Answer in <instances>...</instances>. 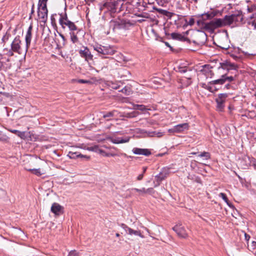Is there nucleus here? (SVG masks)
<instances>
[{"instance_id":"nucleus-1","label":"nucleus","mask_w":256,"mask_h":256,"mask_svg":"<svg viewBox=\"0 0 256 256\" xmlns=\"http://www.w3.org/2000/svg\"><path fill=\"white\" fill-rule=\"evenodd\" d=\"M244 16L240 10H236L230 15L225 16L224 18H214L209 22L202 24V28L210 32H214V30L219 28L224 27L232 24L240 25L243 23Z\"/></svg>"},{"instance_id":"nucleus-2","label":"nucleus","mask_w":256,"mask_h":256,"mask_svg":"<svg viewBox=\"0 0 256 256\" xmlns=\"http://www.w3.org/2000/svg\"><path fill=\"white\" fill-rule=\"evenodd\" d=\"M59 23L63 30L68 29V30L70 40L72 42L73 44L78 42V39L77 35L80 32V29L74 22L70 21L68 18L67 14L66 12L64 14H60Z\"/></svg>"},{"instance_id":"nucleus-3","label":"nucleus","mask_w":256,"mask_h":256,"mask_svg":"<svg viewBox=\"0 0 256 256\" xmlns=\"http://www.w3.org/2000/svg\"><path fill=\"white\" fill-rule=\"evenodd\" d=\"M177 71L180 73H185V76L180 80L181 84V88H186L190 85L192 83V78L196 74V72L188 69L186 66L178 67Z\"/></svg>"},{"instance_id":"nucleus-4","label":"nucleus","mask_w":256,"mask_h":256,"mask_svg":"<svg viewBox=\"0 0 256 256\" xmlns=\"http://www.w3.org/2000/svg\"><path fill=\"white\" fill-rule=\"evenodd\" d=\"M48 0H38V14L41 22L45 23L48 19V10L46 3Z\"/></svg>"},{"instance_id":"nucleus-5","label":"nucleus","mask_w":256,"mask_h":256,"mask_svg":"<svg viewBox=\"0 0 256 256\" xmlns=\"http://www.w3.org/2000/svg\"><path fill=\"white\" fill-rule=\"evenodd\" d=\"M11 48L14 52L18 54H26L29 46L26 45L23 48L20 36H16L11 44Z\"/></svg>"},{"instance_id":"nucleus-6","label":"nucleus","mask_w":256,"mask_h":256,"mask_svg":"<svg viewBox=\"0 0 256 256\" xmlns=\"http://www.w3.org/2000/svg\"><path fill=\"white\" fill-rule=\"evenodd\" d=\"M94 50L101 56L112 55L115 53V50L110 46L96 45L94 46Z\"/></svg>"},{"instance_id":"nucleus-7","label":"nucleus","mask_w":256,"mask_h":256,"mask_svg":"<svg viewBox=\"0 0 256 256\" xmlns=\"http://www.w3.org/2000/svg\"><path fill=\"white\" fill-rule=\"evenodd\" d=\"M234 80V78L230 76H227L226 74H224L221 76V78L219 79L212 80L211 81L210 84L211 85H216V84H223L224 83H225L226 81L228 82H231L233 81Z\"/></svg>"},{"instance_id":"nucleus-8","label":"nucleus","mask_w":256,"mask_h":256,"mask_svg":"<svg viewBox=\"0 0 256 256\" xmlns=\"http://www.w3.org/2000/svg\"><path fill=\"white\" fill-rule=\"evenodd\" d=\"M172 230L176 233L179 237L186 238L188 234L184 227L182 224H178L172 228Z\"/></svg>"},{"instance_id":"nucleus-9","label":"nucleus","mask_w":256,"mask_h":256,"mask_svg":"<svg viewBox=\"0 0 256 256\" xmlns=\"http://www.w3.org/2000/svg\"><path fill=\"white\" fill-rule=\"evenodd\" d=\"M79 54L80 56L84 58L88 62L93 60V55L87 47H83L82 48L80 49L79 50Z\"/></svg>"},{"instance_id":"nucleus-10","label":"nucleus","mask_w":256,"mask_h":256,"mask_svg":"<svg viewBox=\"0 0 256 256\" xmlns=\"http://www.w3.org/2000/svg\"><path fill=\"white\" fill-rule=\"evenodd\" d=\"M227 96L228 94H218V98L216 99L217 108L219 111H222L224 110V104Z\"/></svg>"},{"instance_id":"nucleus-11","label":"nucleus","mask_w":256,"mask_h":256,"mask_svg":"<svg viewBox=\"0 0 256 256\" xmlns=\"http://www.w3.org/2000/svg\"><path fill=\"white\" fill-rule=\"evenodd\" d=\"M110 23L114 26V30L116 29L124 28H126V25L128 24L125 20H119L117 21L112 20Z\"/></svg>"},{"instance_id":"nucleus-12","label":"nucleus","mask_w":256,"mask_h":256,"mask_svg":"<svg viewBox=\"0 0 256 256\" xmlns=\"http://www.w3.org/2000/svg\"><path fill=\"white\" fill-rule=\"evenodd\" d=\"M220 66L218 68L219 69L222 68L224 70H236L238 66L234 63H232L230 62H225L220 63Z\"/></svg>"},{"instance_id":"nucleus-13","label":"nucleus","mask_w":256,"mask_h":256,"mask_svg":"<svg viewBox=\"0 0 256 256\" xmlns=\"http://www.w3.org/2000/svg\"><path fill=\"white\" fill-rule=\"evenodd\" d=\"M118 5V1L106 2L104 4V7L107 8L112 12H114L116 11V6Z\"/></svg>"},{"instance_id":"nucleus-14","label":"nucleus","mask_w":256,"mask_h":256,"mask_svg":"<svg viewBox=\"0 0 256 256\" xmlns=\"http://www.w3.org/2000/svg\"><path fill=\"white\" fill-rule=\"evenodd\" d=\"M89 150L98 153L103 156H114V154H107L104 150H103L98 146H94L89 148Z\"/></svg>"},{"instance_id":"nucleus-15","label":"nucleus","mask_w":256,"mask_h":256,"mask_svg":"<svg viewBox=\"0 0 256 256\" xmlns=\"http://www.w3.org/2000/svg\"><path fill=\"white\" fill-rule=\"evenodd\" d=\"M132 152L136 154H140L146 156H148L151 154L149 150L145 148H134L132 149Z\"/></svg>"},{"instance_id":"nucleus-16","label":"nucleus","mask_w":256,"mask_h":256,"mask_svg":"<svg viewBox=\"0 0 256 256\" xmlns=\"http://www.w3.org/2000/svg\"><path fill=\"white\" fill-rule=\"evenodd\" d=\"M32 26L30 24V26L28 28V31L26 34L25 40H26V43L27 46H30V42H31V40H32Z\"/></svg>"},{"instance_id":"nucleus-17","label":"nucleus","mask_w":256,"mask_h":256,"mask_svg":"<svg viewBox=\"0 0 256 256\" xmlns=\"http://www.w3.org/2000/svg\"><path fill=\"white\" fill-rule=\"evenodd\" d=\"M130 138V137H126L124 138H110V140L114 144H119L128 142Z\"/></svg>"},{"instance_id":"nucleus-18","label":"nucleus","mask_w":256,"mask_h":256,"mask_svg":"<svg viewBox=\"0 0 256 256\" xmlns=\"http://www.w3.org/2000/svg\"><path fill=\"white\" fill-rule=\"evenodd\" d=\"M175 128L177 133L182 132L184 130H187L189 128V125L188 123H184L175 126Z\"/></svg>"},{"instance_id":"nucleus-19","label":"nucleus","mask_w":256,"mask_h":256,"mask_svg":"<svg viewBox=\"0 0 256 256\" xmlns=\"http://www.w3.org/2000/svg\"><path fill=\"white\" fill-rule=\"evenodd\" d=\"M218 12L217 10H214L212 12H209L206 13L204 14L202 16L203 19L204 20H210L214 18V16H216L218 14Z\"/></svg>"},{"instance_id":"nucleus-20","label":"nucleus","mask_w":256,"mask_h":256,"mask_svg":"<svg viewBox=\"0 0 256 256\" xmlns=\"http://www.w3.org/2000/svg\"><path fill=\"white\" fill-rule=\"evenodd\" d=\"M124 228L126 231L130 235L134 234L135 236H139L142 238H144V236L140 232V230H135L132 229L124 225Z\"/></svg>"},{"instance_id":"nucleus-21","label":"nucleus","mask_w":256,"mask_h":256,"mask_svg":"<svg viewBox=\"0 0 256 256\" xmlns=\"http://www.w3.org/2000/svg\"><path fill=\"white\" fill-rule=\"evenodd\" d=\"M62 210V207L58 203H54L51 207V211L56 215H59Z\"/></svg>"},{"instance_id":"nucleus-22","label":"nucleus","mask_w":256,"mask_h":256,"mask_svg":"<svg viewBox=\"0 0 256 256\" xmlns=\"http://www.w3.org/2000/svg\"><path fill=\"white\" fill-rule=\"evenodd\" d=\"M68 156L70 158H72V159H74L78 157L85 158L87 159L90 158V156L80 154L78 152H69L68 154Z\"/></svg>"},{"instance_id":"nucleus-23","label":"nucleus","mask_w":256,"mask_h":256,"mask_svg":"<svg viewBox=\"0 0 256 256\" xmlns=\"http://www.w3.org/2000/svg\"><path fill=\"white\" fill-rule=\"evenodd\" d=\"M10 131L20 137L22 138H26L25 132H20L16 130H11Z\"/></svg>"},{"instance_id":"nucleus-24","label":"nucleus","mask_w":256,"mask_h":256,"mask_svg":"<svg viewBox=\"0 0 256 256\" xmlns=\"http://www.w3.org/2000/svg\"><path fill=\"white\" fill-rule=\"evenodd\" d=\"M167 176V174L166 173H162L160 172L158 175L156 176V180L158 182V185L160 184V182L164 180L166 178Z\"/></svg>"},{"instance_id":"nucleus-25","label":"nucleus","mask_w":256,"mask_h":256,"mask_svg":"<svg viewBox=\"0 0 256 256\" xmlns=\"http://www.w3.org/2000/svg\"><path fill=\"white\" fill-rule=\"evenodd\" d=\"M134 109L139 110L142 112L146 110H150V108H148L142 104H134Z\"/></svg>"},{"instance_id":"nucleus-26","label":"nucleus","mask_w":256,"mask_h":256,"mask_svg":"<svg viewBox=\"0 0 256 256\" xmlns=\"http://www.w3.org/2000/svg\"><path fill=\"white\" fill-rule=\"evenodd\" d=\"M171 36L173 39L178 40H182L184 38V36L181 34L173 32L171 34Z\"/></svg>"},{"instance_id":"nucleus-27","label":"nucleus","mask_w":256,"mask_h":256,"mask_svg":"<svg viewBox=\"0 0 256 256\" xmlns=\"http://www.w3.org/2000/svg\"><path fill=\"white\" fill-rule=\"evenodd\" d=\"M157 132L155 131H145L144 133L146 134L145 136L148 137H153L156 136V133Z\"/></svg>"},{"instance_id":"nucleus-28","label":"nucleus","mask_w":256,"mask_h":256,"mask_svg":"<svg viewBox=\"0 0 256 256\" xmlns=\"http://www.w3.org/2000/svg\"><path fill=\"white\" fill-rule=\"evenodd\" d=\"M117 112L116 110H112V112H108L106 114H104L103 117L104 118H108V117H112L114 116L116 114V113Z\"/></svg>"},{"instance_id":"nucleus-29","label":"nucleus","mask_w":256,"mask_h":256,"mask_svg":"<svg viewBox=\"0 0 256 256\" xmlns=\"http://www.w3.org/2000/svg\"><path fill=\"white\" fill-rule=\"evenodd\" d=\"M28 170L32 172V174H34L38 176H40L42 174V173L41 172L40 168H38V169H30Z\"/></svg>"},{"instance_id":"nucleus-30","label":"nucleus","mask_w":256,"mask_h":256,"mask_svg":"<svg viewBox=\"0 0 256 256\" xmlns=\"http://www.w3.org/2000/svg\"><path fill=\"white\" fill-rule=\"evenodd\" d=\"M220 196L230 206V204L229 203V201L226 195L224 193L221 192L220 194Z\"/></svg>"},{"instance_id":"nucleus-31","label":"nucleus","mask_w":256,"mask_h":256,"mask_svg":"<svg viewBox=\"0 0 256 256\" xmlns=\"http://www.w3.org/2000/svg\"><path fill=\"white\" fill-rule=\"evenodd\" d=\"M200 157H204L205 158L206 160H208L210 158V154L208 152H204L199 154L198 156Z\"/></svg>"},{"instance_id":"nucleus-32","label":"nucleus","mask_w":256,"mask_h":256,"mask_svg":"<svg viewBox=\"0 0 256 256\" xmlns=\"http://www.w3.org/2000/svg\"><path fill=\"white\" fill-rule=\"evenodd\" d=\"M256 10V4H252L250 6H248L247 10L248 12H252Z\"/></svg>"},{"instance_id":"nucleus-33","label":"nucleus","mask_w":256,"mask_h":256,"mask_svg":"<svg viewBox=\"0 0 256 256\" xmlns=\"http://www.w3.org/2000/svg\"><path fill=\"white\" fill-rule=\"evenodd\" d=\"M121 92L126 94L129 95L130 93V90L129 88L126 86L122 90Z\"/></svg>"},{"instance_id":"nucleus-34","label":"nucleus","mask_w":256,"mask_h":256,"mask_svg":"<svg viewBox=\"0 0 256 256\" xmlns=\"http://www.w3.org/2000/svg\"><path fill=\"white\" fill-rule=\"evenodd\" d=\"M5 50L6 52L5 54L8 56H14V52L12 50V48L10 50L6 49Z\"/></svg>"},{"instance_id":"nucleus-35","label":"nucleus","mask_w":256,"mask_h":256,"mask_svg":"<svg viewBox=\"0 0 256 256\" xmlns=\"http://www.w3.org/2000/svg\"><path fill=\"white\" fill-rule=\"evenodd\" d=\"M134 190L136 192H139L141 194H146V188H143L141 189L135 188H134Z\"/></svg>"},{"instance_id":"nucleus-36","label":"nucleus","mask_w":256,"mask_h":256,"mask_svg":"<svg viewBox=\"0 0 256 256\" xmlns=\"http://www.w3.org/2000/svg\"><path fill=\"white\" fill-rule=\"evenodd\" d=\"M68 256H79V254L76 250H72L69 252Z\"/></svg>"},{"instance_id":"nucleus-37","label":"nucleus","mask_w":256,"mask_h":256,"mask_svg":"<svg viewBox=\"0 0 256 256\" xmlns=\"http://www.w3.org/2000/svg\"><path fill=\"white\" fill-rule=\"evenodd\" d=\"M154 192V190L153 188H150L147 189H146V194H152Z\"/></svg>"},{"instance_id":"nucleus-38","label":"nucleus","mask_w":256,"mask_h":256,"mask_svg":"<svg viewBox=\"0 0 256 256\" xmlns=\"http://www.w3.org/2000/svg\"><path fill=\"white\" fill-rule=\"evenodd\" d=\"M198 36L202 39V42H204L206 39V34L203 32L200 34Z\"/></svg>"},{"instance_id":"nucleus-39","label":"nucleus","mask_w":256,"mask_h":256,"mask_svg":"<svg viewBox=\"0 0 256 256\" xmlns=\"http://www.w3.org/2000/svg\"><path fill=\"white\" fill-rule=\"evenodd\" d=\"M187 24L190 26H192L195 22L194 19L193 18H190L188 22L186 21Z\"/></svg>"},{"instance_id":"nucleus-40","label":"nucleus","mask_w":256,"mask_h":256,"mask_svg":"<svg viewBox=\"0 0 256 256\" xmlns=\"http://www.w3.org/2000/svg\"><path fill=\"white\" fill-rule=\"evenodd\" d=\"M78 82L81 84H91V82L88 80H84L80 79L78 80Z\"/></svg>"},{"instance_id":"nucleus-41","label":"nucleus","mask_w":256,"mask_h":256,"mask_svg":"<svg viewBox=\"0 0 256 256\" xmlns=\"http://www.w3.org/2000/svg\"><path fill=\"white\" fill-rule=\"evenodd\" d=\"M248 25L250 28H252L253 29L256 30V23L254 22H249Z\"/></svg>"},{"instance_id":"nucleus-42","label":"nucleus","mask_w":256,"mask_h":256,"mask_svg":"<svg viewBox=\"0 0 256 256\" xmlns=\"http://www.w3.org/2000/svg\"><path fill=\"white\" fill-rule=\"evenodd\" d=\"M164 132H157L156 133V136L158 138H161L164 135Z\"/></svg>"},{"instance_id":"nucleus-43","label":"nucleus","mask_w":256,"mask_h":256,"mask_svg":"<svg viewBox=\"0 0 256 256\" xmlns=\"http://www.w3.org/2000/svg\"><path fill=\"white\" fill-rule=\"evenodd\" d=\"M168 132L170 133H177L176 132V130L175 126H174L172 128H170L168 130Z\"/></svg>"},{"instance_id":"nucleus-44","label":"nucleus","mask_w":256,"mask_h":256,"mask_svg":"<svg viewBox=\"0 0 256 256\" xmlns=\"http://www.w3.org/2000/svg\"><path fill=\"white\" fill-rule=\"evenodd\" d=\"M164 11V12H163V14L166 16H172V12H170L168 11H166V10H163Z\"/></svg>"},{"instance_id":"nucleus-45","label":"nucleus","mask_w":256,"mask_h":256,"mask_svg":"<svg viewBox=\"0 0 256 256\" xmlns=\"http://www.w3.org/2000/svg\"><path fill=\"white\" fill-rule=\"evenodd\" d=\"M143 177H144V174H140L137 177V180H140L143 178Z\"/></svg>"},{"instance_id":"nucleus-46","label":"nucleus","mask_w":256,"mask_h":256,"mask_svg":"<svg viewBox=\"0 0 256 256\" xmlns=\"http://www.w3.org/2000/svg\"><path fill=\"white\" fill-rule=\"evenodd\" d=\"M148 123L151 125L156 124V122L154 120H150L148 122Z\"/></svg>"},{"instance_id":"nucleus-47","label":"nucleus","mask_w":256,"mask_h":256,"mask_svg":"<svg viewBox=\"0 0 256 256\" xmlns=\"http://www.w3.org/2000/svg\"><path fill=\"white\" fill-rule=\"evenodd\" d=\"M231 86L230 84H227L225 86V87L227 88V89H230V87Z\"/></svg>"},{"instance_id":"nucleus-48","label":"nucleus","mask_w":256,"mask_h":256,"mask_svg":"<svg viewBox=\"0 0 256 256\" xmlns=\"http://www.w3.org/2000/svg\"><path fill=\"white\" fill-rule=\"evenodd\" d=\"M0 191L1 192L2 195H4L6 194V192L4 190L0 189Z\"/></svg>"},{"instance_id":"nucleus-49","label":"nucleus","mask_w":256,"mask_h":256,"mask_svg":"<svg viewBox=\"0 0 256 256\" xmlns=\"http://www.w3.org/2000/svg\"><path fill=\"white\" fill-rule=\"evenodd\" d=\"M122 1H127L128 2L131 3L132 2L133 0H122Z\"/></svg>"},{"instance_id":"nucleus-50","label":"nucleus","mask_w":256,"mask_h":256,"mask_svg":"<svg viewBox=\"0 0 256 256\" xmlns=\"http://www.w3.org/2000/svg\"><path fill=\"white\" fill-rule=\"evenodd\" d=\"M146 167H143V174L146 172Z\"/></svg>"},{"instance_id":"nucleus-51","label":"nucleus","mask_w":256,"mask_h":256,"mask_svg":"<svg viewBox=\"0 0 256 256\" xmlns=\"http://www.w3.org/2000/svg\"><path fill=\"white\" fill-rule=\"evenodd\" d=\"M34 12V4L32 5V13H33Z\"/></svg>"},{"instance_id":"nucleus-52","label":"nucleus","mask_w":256,"mask_h":256,"mask_svg":"<svg viewBox=\"0 0 256 256\" xmlns=\"http://www.w3.org/2000/svg\"><path fill=\"white\" fill-rule=\"evenodd\" d=\"M212 89H213L212 86H210L209 90H210V92H212Z\"/></svg>"},{"instance_id":"nucleus-53","label":"nucleus","mask_w":256,"mask_h":256,"mask_svg":"<svg viewBox=\"0 0 256 256\" xmlns=\"http://www.w3.org/2000/svg\"><path fill=\"white\" fill-rule=\"evenodd\" d=\"M202 23V22L201 20H198L197 21V24L198 25H200V24Z\"/></svg>"},{"instance_id":"nucleus-54","label":"nucleus","mask_w":256,"mask_h":256,"mask_svg":"<svg viewBox=\"0 0 256 256\" xmlns=\"http://www.w3.org/2000/svg\"><path fill=\"white\" fill-rule=\"evenodd\" d=\"M231 56L234 58L236 59L238 57L234 54H232Z\"/></svg>"},{"instance_id":"nucleus-55","label":"nucleus","mask_w":256,"mask_h":256,"mask_svg":"<svg viewBox=\"0 0 256 256\" xmlns=\"http://www.w3.org/2000/svg\"><path fill=\"white\" fill-rule=\"evenodd\" d=\"M197 154V153H196V152H191V154Z\"/></svg>"},{"instance_id":"nucleus-56","label":"nucleus","mask_w":256,"mask_h":256,"mask_svg":"<svg viewBox=\"0 0 256 256\" xmlns=\"http://www.w3.org/2000/svg\"><path fill=\"white\" fill-rule=\"evenodd\" d=\"M166 46H170L169 45L168 43V42H166Z\"/></svg>"},{"instance_id":"nucleus-57","label":"nucleus","mask_w":256,"mask_h":256,"mask_svg":"<svg viewBox=\"0 0 256 256\" xmlns=\"http://www.w3.org/2000/svg\"><path fill=\"white\" fill-rule=\"evenodd\" d=\"M116 236H117V237L120 236V234H118V233L116 234Z\"/></svg>"},{"instance_id":"nucleus-58","label":"nucleus","mask_w":256,"mask_h":256,"mask_svg":"<svg viewBox=\"0 0 256 256\" xmlns=\"http://www.w3.org/2000/svg\"><path fill=\"white\" fill-rule=\"evenodd\" d=\"M222 48H224V49H227V48L226 47H223V46H220Z\"/></svg>"},{"instance_id":"nucleus-59","label":"nucleus","mask_w":256,"mask_h":256,"mask_svg":"<svg viewBox=\"0 0 256 256\" xmlns=\"http://www.w3.org/2000/svg\"><path fill=\"white\" fill-rule=\"evenodd\" d=\"M192 0L194 1L195 2H197L198 0Z\"/></svg>"},{"instance_id":"nucleus-60","label":"nucleus","mask_w":256,"mask_h":256,"mask_svg":"<svg viewBox=\"0 0 256 256\" xmlns=\"http://www.w3.org/2000/svg\"><path fill=\"white\" fill-rule=\"evenodd\" d=\"M2 64L0 62V68H2Z\"/></svg>"},{"instance_id":"nucleus-61","label":"nucleus","mask_w":256,"mask_h":256,"mask_svg":"<svg viewBox=\"0 0 256 256\" xmlns=\"http://www.w3.org/2000/svg\"><path fill=\"white\" fill-rule=\"evenodd\" d=\"M113 88H115V89H117L118 88L117 87H114Z\"/></svg>"},{"instance_id":"nucleus-62","label":"nucleus","mask_w":256,"mask_h":256,"mask_svg":"<svg viewBox=\"0 0 256 256\" xmlns=\"http://www.w3.org/2000/svg\"><path fill=\"white\" fill-rule=\"evenodd\" d=\"M246 238H248V236H247L246 235Z\"/></svg>"},{"instance_id":"nucleus-63","label":"nucleus","mask_w":256,"mask_h":256,"mask_svg":"<svg viewBox=\"0 0 256 256\" xmlns=\"http://www.w3.org/2000/svg\"><path fill=\"white\" fill-rule=\"evenodd\" d=\"M246 238H248V236H247L246 235Z\"/></svg>"}]
</instances>
